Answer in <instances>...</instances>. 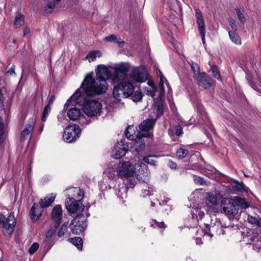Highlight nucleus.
<instances>
[{
	"label": "nucleus",
	"mask_w": 261,
	"mask_h": 261,
	"mask_svg": "<svg viewBox=\"0 0 261 261\" xmlns=\"http://www.w3.org/2000/svg\"><path fill=\"white\" fill-rule=\"evenodd\" d=\"M228 22L229 24L230 25L231 28L232 30V31L236 32L238 29V27L234 20L232 18H230L228 20Z\"/></svg>",
	"instance_id": "8fccbe9b"
},
{
	"label": "nucleus",
	"mask_w": 261,
	"mask_h": 261,
	"mask_svg": "<svg viewBox=\"0 0 261 261\" xmlns=\"http://www.w3.org/2000/svg\"><path fill=\"white\" fill-rule=\"evenodd\" d=\"M106 174L110 178L114 177L115 175V174L111 171H106Z\"/></svg>",
	"instance_id": "0e129e2a"
},
{
	"label": "nucleus",
	"mask_w": 261,
	"mask_h": 261,
	"mask_svg": "<svg viewBox=\"0 0 261 261\" xmlns=\"http://www.w3.org/2000/svg\"><path fill=\"white\" fill-rule=\"evenodd\" d=\"M136 184V179L134 178H131L128 180L126 187L128 188H133Z\"/></svg>",
	"instance_id": "09e8293b"
},
{
	"label": "nucleus",
	"mask_w": 261,
	"mask_h": 261,
	"mask_svg": "<svg viewBox=\"0 0 261 261\" xmlns=\"http://www.w3.org/2000/svg\"><path fill=\"white\" fill-rule=\"evenodd\" d=\"M87 226V218L82 214H77L71 221L70 227L72 233L80 234Z\"/></svg>",
	"instance_id": "7ed1b4c3"
},
{
	"label": "nucleus",
	"mask_w": 261,
	"mask_h": 261,
	"mask_svg": "<svg viewBox=\"0 0 261 261\" xmlns=\"http://www.w3.org/2000/svg\"><path fill=\"white\" fill-rule=\"evenodd\" d=\"M228 34L229 38L232 42L237 45L241 44V38L236 32L229 31Z\"/></svg>",
	"instance_id": "a878e982"
},
{
	"label": "nucleus",
	"mask_w": 261,
	"mask_h": 261,
	"mask_svg": "<svg viewBox=\"0 0 261 261\" xmlns=\"http://www.w3.org/2000/svg\"><path fill=\"white\" fill-rule=\"evenodd\" d=\"M68 117L71 120H79L80 123L82 125H87L90 123V120L86 119L85 116L83 114L80 109L72 108L69 109L67 112Z\"/></svg>",
	"instance_id": "1a4fd4ad"
},
{
	"label": "nucleus",
	"mask_w": 261,
	"mask_h": 261,
	"mask_svg": "<svg viewBox=\"0 0 261 261\" xmlns=\"http://www.w3.org/2000/svg\"><path fill=\"white\" fill-rule=\"evenodd\" d=\"M117 172V175L121 178L130 177L135 173V168L130 162H123L118 165Z\"/></svg>",
	"instance_id": "0eeeda50"
},
{
	"label": "nucleus",
	"mask_w": 261,
	"mask_h": 261,
	"mask_svg": "<svg viewBox=\"0 0 261 261\" xmlns=\"http://www.w3.org/2000/svg\"><path fill=\"white\" fill-rule=\"evenodd\" d=\"M150 173L148 170V167L144 163L141 164V168L138 170V173L137 174V178L140 181L144 183H147L149 181Z\"/></svg>",
	"instance_id": "4468645a"
},
{
	"label": "nucleus",
	"mask_w": 261,
	"mask_h": 261,
	"mask_svg": "<svg viewBox=\"0 0 261 261\" xmlns=\"http://www.w3.org/2000/svg\"><path fill=\"white\" fill-rule=\"evenodd\" d=\"M195 242L197 245H201L203 243L201 238L199 237L196 238Z\"/></svg>",
	"instance_id": "e2e57ef3"
},
{
	"label": "nucleus",
	"mask_w": 261,
	"mask_h": 261,
	"mask_svg": "<svg viewBox=\"0 0 261 261\" xmlns=\"http://www.w3.org/2000/svg\"><path fill=\"white\" fill-rule=\"evenodd\" d=\"M7 74H9L10 75L15 74V66L13 65L12 67L7 71Z\"/></svg>",
	"instance_id": "5fc2aeb1"
},
{
	"label": "nucleus",
	"mask_w": 261,
	"mask_h": 261,
	"mask_svg": "<svg viewBox=\"0 0 261 261\" xmlns=\"http://www.w3.org/2000/svg\"><path fill=\"white\" fill-rule=\"evenodd\" d=\"M196 22L198 25L199 33H205V25L201 12L198 9L195 10Z\"/></svg>",
	"instance_id": "f3484780"
},
{
	"label": "nucleus",
	"mask_w": 261,
	"mask_h": 261,
	"mask_svg": "<svg viewBox=\"0 0 261 261\" xmlns=\"http://www.w3.org/2000/svg\"><path fill=\"white\" fill-rule=\"evenodd\" d=\"M193 214L196 216L197 218L201 219L204 216V213L201 208H196L195 212H193Z\"/></svg>",
	"instance_id": "c03bdc74"
},
{
	"label": "nucleus",
	"mask_w": 261,
	"mask_h": 261,
	"mask_svg": "<svg viewBox=\"0 0 261 261\" xmlns=\"http://www.w3.org/2000/svg\"><path fill=\"white\" fill-rule=\"evenodd\" d=\"M4 100V97L2 93V90L0 89V103H3Z\"/></svg>",
	"instance_id": "338daca9"
},
{
	"label": "nucleus",
	"mask_w": 261,
	"mask_h": 261,
	"mask_svg": "<svg viewBox=\"0 0 261 261\" xmlns=\"http://www.w3.org/2000/svg\"><path fill=\"white\" fill-rule=\"evenodd\" d=\"M204 230L205 231L204 232L205 234H207L211 238L213 237V234L209 232V231L210 230V226L208 224H205V229Z\"/></svg>",
	"instance_id": "864d4df0"
},
{
	"label": "nucleus",
	"mask_w": 261,
	"mask_h": 261,
	"mask_svg": "<svg viewBox=\"0 0 261 261\" xmlns=\"http://www.w3.org/2000/svg\"><path fill=\"white\" fill-rule=\"evenodd\" d=\"M70 242L76 247L77 249L80 251L82 250L83 240L80 237H74L69 239Z\"/></svg>",
	"instance_id": "393cba45"
},
{
	"label": "nucleus",
	"mask_w": 261,
	"mask_h": 261,
	"mask_svg": "<svg viewBox=\"0 0 261 261\" xmlns=\"http://www.w3.org/2000/svg\"><path fill=\"white\" fill-rule=\"evenodd\" d=\"M38 209H39V205L36 203H34L31 208L30 215L33 221H36L41 216V211Z\"/></svg>",
	"instance_id": "aec40b11"
},
{
	"label": "nucleus",
	"mask_w": 261,
	"mask_h": 261,
	"mask_svg": "<svg viewBox=\"0 0 261 261\" xmlns=\"http://www.w3.org/2000/svg\"><path fill=\"white\" fill-rule=\"evenodd\" d=\"M101 53L99 50H94L90 51L86 57V59L88 60L89 62L94 61L97 57H100Z\"/></svg>",
	"instance_id": "b1692460"
},
{
	"label": "nucleus",
	"mask_w": 261,
	"mask_h": 261,
	"mask_svg": "<svg viewBox=\"0 0 261 261\" xmlns=\"http://www.w3.org/2000/svg\"><path fill=\"white\" fill-rule=\"evenodd\" d=\"M130 77L136 82L143 83L148 79L147 71L143 67H136L133 71Z\"/></svg>",
	"instance_id": "9b49d317"
},
{
	"label": "nucleus",
	"mask_w": 261,
	"mask_h": 261,
	"mask_svg": "<svg viewBox=\"0 0 261 261\" xmlns=\"http://www.w3.org/2000/svg\"><path fill=\"white\" fill-rule=\"evenodd\" d=\"M193 177L194 181L196 184H199V185H206L207 182L203 179V177L196 175H194Z\"/></svg>",
	"instance_id": "79ce46f5"
},
{
	"label": "nucleus",
	"mask_w": 261,
	"mask_h": 261,
	"mask_svg": "<svg viewBox=\"0 0 261 261\" xmlns=\"http://www.w3.org/2000/svg\"><path fill=\"white\" fill-rule=\"evenodd\" d=\"M56 194L51 193L44 198L41 199L39 204L42 208L49 206L55 201Z\"/></svg>",
	"instance_id": "a211bd4d"
},
{
	"label": "nucleus",
	"mask_w": 261,
	"mask_h": 261,
	"mask_svg": "<svg viewBox=\"0 0 261 261\" xmlns=\"http://www.w3.org/2000/svg\"><path fill=\"white\" fill-rule=\"evenodd\" d=\"M64 193L67 196L65 207L69 213L73 214L83 211L85 206L81 202L84 195L83 190L79 188L69 187L64 190Z\"/></svg>",
	"instance_id": "f03ea898"
},
{
	"label": "nucleus",
	"mask_w": 261,
	"mask_h": 261,
	"mask_svg": "<svg viewBox=\"0 0 261 261\" xmlns=\"http://www.w3.org/2000/svg\"><path fill=\"white\" fill-rule=\"evenodd\" d=\"M211 70L212 72L213 76L218 80L221 81L222 78L217 66L215 65L212 66L211 68Z\"/></svg>",
	"instance_id": "c9c22d12"
},
{
	"label": "nucleus",
	"mask_w": 261,
	"mask_h": 261,
	"mask_svg": "<svg viewBox=\"0 0 261 261\" xmlns=\"http://www.w3.org/2000/svg\"><path fill=\"white\" fill-rule=\"evenodd\" d=\"M129 69V65L127 64L122 63L116 65L114 67V75L112 79L113 82L119 83L125 79Z\"/></svg>",
	"instance_id": "6e6552de"
},
{
	"label": "nucleus",
	"mask_w": 261,
	"mask_h": 261,
	"mask_svg": "<svg viewBox=\"0 0 261 261\" xmlns=\"http://www.w3.org/2000/svg\"><path fill=\"white\" fill-rule=\"evenodd\" d=\"M28 110L26 107L22 108L18 115V118L19 120L23 122L25 119L28 115Z\"/></svg>",
	"instance_id": "f704fd0d"
},
{
	"label": "nucleus",
	"mask_w": 261,
	"mask_h": 261,
	"mask_svg": "<svg viewBox=\"0 0 261 261\" xmlns=\"http://www.w3.org/2000/svg\"><path fill=\"white\" fill-rule=\"evenodd\" d=\"M168 166L171 169H175L176 168V164L172 161H170L168 163Z\"/></svg>",
	"instance_id": "4d7b16f0"
},
{
	"label": "nucleus",
	"mask_w": 261,
	"mask_h": 261,
	"mask_svg": "<svg viewBox=\"0 0 261 261\" xmlns=\"http://www.w3.org/2000/svg\"><path fill=\"white\" fill-rule=\"evenodd\" d=\"M156 119H149L143 121L139 125V128L143 131H149L155 124Z\"/></svg>",
	"instance_id": "412c9836"
},
{
	"label": "nucleus",
	"mask_w": 261,
	"mask_h": 261,
	"mask_svg": "<svg viewBox=\"0 0 261 261\" xmlns=\"http://www.w3.org/2000/svg\"><path fill=\"white\" fill-rule=\"evenodd\" d=\"M176 153L179 158L183 159L188 155V151L183 148H179L177 149Z\"/></svg>",
	"instance_id": "4c0bfd02"
},
{
	"label": "nucleus",
	"mask_w": 261,
	"mask_h": 261,
	"mask_svg": "<svg viewBox=\"0 0 261 261\" xmlns=\"http://www.w3.org/2000/svg\"><path fill=\"white\" fill-rule=\"evenodd\" d=\"M152 191L144 190V194L145 195H147V196H150V195H152Z\"/></svg>",
	"instance_id": "69168bd1"
},
{
	"label": "nucleus",
	"mask_w": 261,
	"mask_h": 261,
	"mask_svg": "<svg viewBox=\"0 0 261 261\" xmlns=\"http://www.w3.org/2000/svg\"><path fill=\"white\" fill-rule=\"evenodd\" d=\"M159 72L160 73V79L159 84L163 83V84H164V83H165L166 84L167 87H168L169 90H170L171 88L169 86V83L168 82L167 79L163 75V74H162V72L160 70H159Z\"/></svg>",
	"instance_id": "a18cd8bd"
},
{
	"label": "nucleus",
	"mask_w": 261,
	"mask_h": 261,
	"mask_svg": "<svg viewBox=\"0 0 261 261\" xmlns=\"http://www.w3.org/2000/svg\"><path fill=\"white\" fill-rule=\"evenodd\" d=\"M55 99V96L54 95H51L49 99L48 103L47 105H49V106H50L53 104Z\"/></svg>",
	"instance_id": "680f3d73"
},
{
	"label": "nucleus",
	"mask_w": 261,
	"mask_h": 261,
	"mask_svg": "<svg viewBox=\"0 0 261 261\" xmlns=\"http://www.w3.org/2000/svg\"><path fill=\"white\" fill-rule=\"evenodd\" d=\"M248 220L249 223L255 224L257 222V219L253 216H249Z\"/></svg>",
	"instance_id": "6e6d98bb"
},
{
	"label": "nucleus",
	"mask_w": 261,
	"mask_h": 261,
	"mask_svg": "<svg viewBox=\"0 0 261 261\" xmlns=\"http://www.w3.org/2000/svg\"><path fill=\"white\" fill-rule=\"evenodd\" d=\"M153 156H154L153 155ZM152 157H153V155H148L147 156H144L143 158V161L148 164L153 166H156L157 162L153 159H150Z\"/></svg>",
	"instance_id": "ea45409f"
},
{
	"label": "nucleus",
	"mask_w": 261,
	"mask_h": 261,
	"mask_svg": "<svg viewBox=\"0 0 261 261\" xmlns=\"http://www.w3.org/2000/svg\"><path fill=\"white\" fill-rule=\"evenodd\" d=\"M16 221L13 213H11L7 218L0 214V227L3 228L5 234L11 235L14 231Z\"/></svg>",
	"instance_id": "20e7f679"
},
{
	"label": "nucleus",
	"mask_w": 261,
	"mask_h": 261,
	"mask_svg": "<svg viewBox=\"0 0 261 261\" xmlns=\"http://www.w3.org/2000/svg\"><path fill=\"white\" fill-rule=\"evenodd\" d=\"M194 79L199 86L202 87L204 89L210 88L213 85L212 78L205 72H202L201 74L197 75Z\"/></svg>",
	"instance_id": "ddd939ff"
},
{
	"label": "nucleus",
	"mask_w": 261,
	"mask_h": 261,
	"mask_svg": "<svg viewBox=\"0 0 261 261\" xmlns=\"http://www.w3.org/2000/svg\"><path fill=\"white\" fill-rule=\"evenodd\" d=\"M236 11L237 14L238 18L240 22L244 23L246 22V18L243 13L241 12L239 8L236 9Z\"/></svg>",
	"instance_id": "37998d69"
},
{
	"label": "nucleus",
	"mask_w": 261,
	"mask_h": 261,
	"mask_svg": "<svg viewBox=\"0 0 261 261\" xmlns=\"http://www.w3.org/2000/svg\"><path fill=\"white\" fill-rule=\"evenodd\" d=\"M115 193L120 199H124L127 197L128 187L123 184L118 185L114 187Z\"/></svg>",
	"instance_id": "6ab92c4d"
},
{
	"label": "nucleus",
	"mask_w": 261,
	"mask_h": 261,
	"mask_svg": "<svg viewBox=\"0 0 261 261\" xmlns=\"http://www.w3.org/2000/svg\"><path fill=\"white\" fill-rule=\"evenodd\" d=\"M156 117L159 118L164 114V108L162 105H158L156 108Z\"/></svg>",
	"instance_id": "de8ad7c7"
},
{
	"label": "nucleus",
	"mask_w": 261,
	"mask_h": 261,
	"mask_svg": "<svg viewBox=\"0 0 261 261\" xmlns=\"http://www.w3.org/2000/svg\"><path fill=\"white\" fill-rule=\"evenodd\" d=\"M51 107L49 105H46L44 108L41 117V120L43 122L46 121L47 117L50 112Z\"/></svg>",
	"instance_id": "7c9ffc66"
},
{
	"label": "nucleus",
	"mask_w": 261,
	"mask_h": 261,
	"mask_svg": "<svg viewBox=\"0 0 261 261\" xmlns=\"http://www.w3.org/2000/svg\"><path fill=\"white\" fill-rule=\"evenodd\" d=\"M129 148L128 143L126 142L125 139H121L120 142H118L114 147V154L112 156L118 159L124 156Z\"/></svg>",
	"instance_id": "9d476101"
},
{
	"label": "nucleus",
	"mask_w": 261,
	"mask_h": 261,
	"mask_svg": "<svg viewBox=\"0 0 261 261\" xmlns=\"http://www.w3.org/2000/svg\"><path fill=\"white\" fill-rule=\"evenodd\" d=\"M115 43H117L120 47H122L125 44V42L123 41H120V39L116 40Z\"/></svg>",
	"instance_id": "13d9d810"
},
{
	"label": "nucleus",
	"mask_w": 261,
	"mask_h": 261,
	"mask_svg": "<svg viewBox=\"0 0 261 261\" xmlns=\"http://www.w3.org/2000/svg\"><path fill=\"white\" fill-rule=\"evenodd\" d=\"M39 248V244L37 243H34L30 247L29 252L30 254H34L37 251Z\"/></svg>",
	"instance_id": "49530a36"
},
{
	"label": "nucleus",
	"mask_w": 261,
	"mask_h": 261,
	"mask_svg": "<svg viewBox=\"0 0 261 261\" xmlns=\"http://www.w3.org/2000/svg\"><path fill=\"white\" fill-rule=\"evenodd\" d=\"M121 88L123 90L124 97H129L134 91L135 88L132 84L127 82H119Z\"/></svg>",
	"instance_id": "dca6fc26"
},
{
	"label": "nucleus",
	"mask_w": 261,
	"mask_h": 261,
	"mask_svg": "<svg viewBox=\"0 0 261 261\" xmlns=\"http://www.w3.org/2000/svg\"><path fill=\"white\" fill-rule=\"evenodd\" d=\"M30 33V30L29 28L27 27H25L23 31V36L24 37L26 36L28 34H29Z\"/></svg>",
	"instance_id": "052dcab7"
},
{
	"label": "nucleus",
	"mask_w": 261,
	"mask_h": 261,
	"mask_svg": "<svg viewBox=\"0 0 261 261\" xmlns=\"http://www.w3.org/2000/svg\"><path fill=\"white\" fill-rule=\"evenodd\" d=\"M3 127L0 128V146L2 144L3 142Z\"/></svg>",
	"instance_id": "bf43d9fd"
},
{
	"label": "nucleus",
	"mask_w": 261,
	"mask_h": 261,
	"mask_svg": "<svg viewBox=\"0 0 261 261\" xmlns=\"http://www.w3.org/2000/svg\"><path fill=\"white\" fill-rule=\"evenodd\" d=\"M234 200L236 201V203L238 205V207H241L245 209L250 206V203L247 202L244 198L236 197Z\"/></svg>",
	"instance_id": "5701e85b"
},
{
	"label": "nucleus",
	"mask_w": 261,
	"mask_h": 261,
	"mask_svg": "<svg viewBox=\"0 0 261 261\" xmlns=\"http://www.w3.org/2000/svg\"><path fill=\"white\" fill-rule=\"evenodd\" d=\"M150 225L153 228H165L166 225L165 224L163 221L158 222L156 220L153 219L150 222Z\"/></svg>",
	"instance_id": "e433bc0d"
},
{
	"label": "nucleus",
	"mask_w": 261,
	"mask_h": 261,
	"mask_svg": "<svg viewBox=\"0 0 261 261\" xmlns=\"http://www.w3.org/2000/svg\"><path fill=\"white\" fill-rule=\"evenodd\" d=\"M24 23V16L21 14L17 15L14 20V25L16 28L20 27L23 25Z\"/></svg>",
	"instance_id": "bb28decb"
},
{
	"label": "nucleus",
	"mask_w": 261,
	"mask_h": 261,
	"mask_svg": "<svg viewBox=\"0 0 261 261\" xmlns=\"http://www.w3.org/2000/svg\"><path fill=\"white\" fill-rule=\"evenodd\" d=\"M191 67L194 73V79L196 77L197 75L201 74L202 72H200L199 67L196 63L192 62L191 64Z\"/></svg>",
	"instance_id": "473e14b6"
},
{
	"label": "nucleus",
	"mask_w": 261,
	"mask_h": 261,
	"mask_svg": "<svg viewBox=\"0 0 261 261\" xmlns=\"http://www.w3.org/2000/svg\"><path fill=\"white\" fill-rule=\"evenodd\" d=\"M134 131V127L133 126H128L126 127L125 130L124 134L127 138L130 140H135V133L133 134V132Z\"/></svg>",
	"instance_id": "cd10ccee"
},
{
	"label": "nucleus",
	"mask_w": 261,
	"mask_h": 261,
	"mask_svg": "<svg viewBox=\"0 0 261 261\" xmlns=\"http://www.w3.org/2000/svg\"><path fill=\"white\" fill-rule=\"evenodd\" d=\"M121 87V84L119 83L118 84L115 86L113 89V94L114 98L118 101L121 100V98L124 97L123 90Z\"/></svg>",
	"instance_id": "4be33fe9"
},
{
	"label": "nucleus",
	"mask_w": 261,
	"mask_h": 261,
	"mask_svg": "<svg viewBox=\"0 0 261 261\" xmlns=\"http://www.w3.org/2000/svg\"><path fill=\"white\" fill-rule=\"evenodd\" d=\"M68 228V222L64 223L59 229L58 232V236L59 237L61 238L63 237L65 232L67 231Z\"/></svg>",
	"instance_id": "58836bf2"
},
{
	"label": "nucleus",
	"mask_w": 261,
	"mask_h": 261,
	"mask_svg": "<svg viewBox=\"0 0 261 261\" xmlns=\"http://www.w3.org/2000/svg\"><path fill=\"white\" fill-rule=\"evenodd\" d=\"M130 96H131V99L134 102H138L140 101L143 97V94L140 91H134L133 94H132Z\"/></svg>",
	"instance_id": "c756f323"
},
{
	"label": "nucleus",
	"mask_w": 261,
	"mask_h": 261,
	"mask_svg": "<svg viewBox=\"0 0 261 261\" xmlns=\"http://www.w3.org/2000/svg\"><path fill=\"white\" fill-rule=\"evenodd\" d=\"M55 225L51 227H50L49 230L46 233L45 236L47 238H51L53 234L55 233L56 231L57 228L59 226L60 224H58L57 223H55Z\"/></svg>",
	"instance_id": "2f4dec72"
},
{
	"label": "nucleus",
	"mask_w": 261,
	"mask_h": 261,
	"mask_svg": "<svg viewBox=\"0 0 261 261\" xmlns=\"http://www.w3.org/2000/svg\"><path fill=\"white\" fill-rule=\"evenodd\" d=\"M81 130L79 125L71 124L67 126L63 135L64 139L68 143H71L79 138Z\"/></svg>",
	"instance_id": "423d86ee"
},
{
	"label": "nucleus",
	"mask_w": 261,
	"mask_h": 261,
	"mask_svg": "<svg viewBox=\"0 0 261 261\" xmlns=\"http://www.w3.org/2000/svg\"><path fill=\"white\" fill-rule=\"evenodd\" d=\"M207 200L213 205H217L218 203V196L215 194L209 193Z\"/></svg>",
	"instance_id": "72a5a7b5"
},
{
	"label": "nucleus",
	"mask_w": 261,
	"mask_h": 261,
	"mask_svg": "<svg viewBox=\"0 0 261 261\" xmlns=\"http://www.w3.org/2000/svg\"><path fill=\"white\" fill-rule=\"evenodd\" d=\"M96 76L88 73L84 78L81 87L67 100L64 106L63 113L66 111L70 103L78 104L83 107V111L89 117L99 116L102 110L101 103L94 99H87L88 97H95L105 93L108 84L103 75L110 77V71L104 65H98L95 69Z\"/></svg>",
	"instance_id": "f257e3e1"
},
{
	"label": "nucleus",
	"mask_w": 261,
	"mask_h": 261,
	"mask_svg": "<svg viewBox=\"0 0 261 261\" xmlns=\"http://www.w3.org/2000/svg\"><path fill=\"white\" fill-rule=\"evenodd\" d=\"M35 120L33 118H30L24 128L22 130L20 135L21 141L24 142L27 140L29 138L31 139V134L33 132L35 126Z\"/></svg>",
	"instance_id": "f8f14e48"
},
{
	"label": "nucleus",
	"mask_w": 261,
	"mask_h": 261,
	"mask_svg": "<svg viewBox=\"0 0 261 261\" xmlns=\"http://www.w3.org/2000/svg\"><path fill=\"white\" fill-rule=\"evenodd\" d=\"M62 216V208L61 205H56L52 210L51 218L55 223L60 224Z\"/></svg>",
	"instance_id": "2eb2a0df"
},
{
	"label": "nucleus",
	"mask_w": 261,
	"mask_h": 261,
	"mask_svg": "<svg viewBox=\"0 0 261 261\" xmlns=\"http://www.w3.org/2000/svg\"><path fill=\"white\" fill-rule=\"evenodd\" d=\"M183 134L182 127L180 125H178L175 127V134L177 136H180Z\"/></svg>",
	"instance_id": "3c124183"
},
{
	"label": "nucleus",
	"mask_w": 261,
	"mask_h": 261,
	"mask_svg": "<svg viewBox=\"0 0 261 261\" xmlns=\"http://www.w3.org/2000/svg\"><path fill=\"white\" fill-rule=\"evenodd\" d=\"M117 40V38L115 35H111L110 36H107L105 38V40L108 42H115Z\"/></svg>",
	"instance_id": "603ef678"
},
{
	"label": "nucleus",
	"mask_w": 261,
	"mask_h": 261,
	"mask_svg": "<svg viewBox=\"0 0 261 261\" xmlns=\"http://www.w3.org/2000/svg\"><path fill=\"white\" fill-rule=\"evenodd\" d=\"M55 5H56L54 2H50L48 3L44 8V11L47 13H51L55 7Z\"/></svg>",
	"instance_id": "a19ab883"
},
{
	"label": "nucleus",
	"mask_w": 261,
	"mask_h": 261,
	"mask_svg": "<svg viewBox=\"0 0 261 261\" xmlns=\"http://www.w3.org/2000/svg\"><path fill=\"white\" fill-rule=\"evenodd\" d=\"M134 146L137 152L141 151L145 148V142L141 138H139L138 141L135 142Z\"/></svg>",
	"instance_id": "c85d7f7f"
},
{
	"label": "nucleus",
	"mask_w": 261,
	"mask_h": 261,
	"mask_svg": "<svg viewBox=\"0 0 261 261\" xmlns=\"http://www.w3.org/2000/svg\"><path fill=\"white\" fill-rule=\"evenodd\" d=\"M159 88L160 89V90L161 91V92L164 93V84H163V83L159 84Z\"/></svg>",
	"instance_id": "774afa93"
},
{
	"label": "nucleus",
	"mask_w": 261,
	"mask_h": 261,
	"mask_svg": "<svg viewBox=\"0 0 261 261\" xmlns=\"http://www.w3.org/2000/svg\"><path fill=\"white\" fill-rule=\"evenodd\" d=\"M221 206L225 214L229 217H234L238 213V205L233 199L224 198L222 200Z\"/></svg>",
	"instance_id": "39448f33"
}]
</instances>
